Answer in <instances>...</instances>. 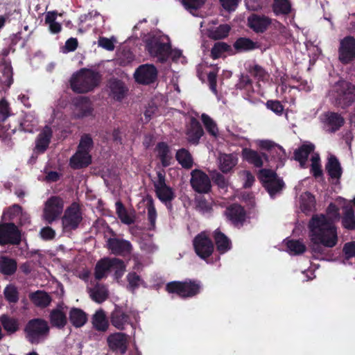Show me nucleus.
<instances>
[{
	"label": "nucleus",
	"mask_w": 355,
	"mask_h": 355,
	"mask_svg": "<svg viewBox=\"0 0 355 355\" xmlns=\"http://www.w3.org/2000/svg\"><path fill=\"white\" fill-rule=\"evenodd\" d=\"M146 49L151 57L164 62L169 55L170 40L164 35H150L146 41Z\"/></svg>",
	"instance_id": "3"
},
{
	"label": "nucleus",
	"mask_w": 355,
	"mask_h": 355,
	"mask_svg": "<svg viewBox=\"0 0 355 355\" xmlns=\"http://www.w3.org/2000/svg\"><path fill=\"white\" fill-rule=\"evenodd\" d=\"M241 0H219L222 7L229 11H234Z\"/></svg>",
	"instance_id": "63"
},
{
	"label": "nucleus",
	"mask_w": 355,
	"mask_h": 355,
	"mask_svg": "<svg viewBox=\"0 0 355 355\" xmlns=\"http://www.w3.org/2000/svg\"><path fill=\"white\" fill-rule=\"evenodd\" d=\"M266 107L277 114H282L284 110L282 105L277 101H267Z\"/></svg>",
	"instance_id": "61"
},
{
	"label": "nucleus",
	"mask_w": 355,
	"mask_h": 355,
	"mask_svg": "<svg viewBox=\"0 0 355 355\" xmlns=\"http://www.w3.org/2000/svg\"><path fill=\"white\" fill-rule=\"evenodd\" d=\"M250 73L258 80H263L268 76L264 69L257 64H254L249 69Z\"/></svg>",
	"instance_id": "60"
},
{
	"label": "nucleus",
	"mask_w": 355,
	"mask_h": 355,
	"mask_svg": "<svg viewBox=\"0 0 355 355\" xmlns=\"http://www.w3.org/2000/svg\"><path fill=\"white\" fill-rule=\"evenodd\" d=\"M110 267H111L110 272H114V277L116 279L121 278L125 270V266L123 261L119 259L113 258L110 259Z\"/></svg>",
	"instance_id": "51"
},
{
	"label": "nucleus",
	"mask_w": 355,
	"mask_h": 355,
	"mask_svg": "<svg viewBox=\"0 0 355 355\" xmlns=\"http://www.w3.org/2000/svg\"><path fill=\"white\" fill-rule=\"evenodd\" d=\"M110 95L117 100L121 99L125 92V89L122 82L112 80L110 83Z\"/></svg>",
	"instance_id": "46"
},
{
	"label": "nucleus",
	"mask_w": 355,
	"mask_h": 355,
	"mask_svg": "<svg viewBox=\"0 0 355 355\" xmlns=\"http://www.w3.org/2000/svg\"><path fill=\"white\" fill-rule=\"evenodd\" d=\"M6 300L10 303H16L19 300L18 291L13 284H8L3 291Z\"/></svg>",
	"instance_id": "55"
},
{
	"label": "nucleus",
	"mask_w": 355,
	"mask_h": 355,
	"mask_svg": "<svg viewBox=\"0 0 355 355\" xmlns=\"http://www.w3.org/2000/svg\"><path fill=\"white\" fill-rule=\"evenodd\" d=\"M176 159L184 168H190L193 166L192 157L186 149L179 150L176 153Z\"/></svg>",
	"instance_id": "49"
},
{
	"label": "nucleus",
	"mask_w": 355,
	"mask_h": 355,
	"mask_svg": "<svg viewBox=\"0 0 355 355\" xmlns=\"http://www.w3.org/2000/svg\"><path fill=\"white\" fill-rule=\"evenodd\" d=\"M320 120L324 125V128L331 132L338 130L344 124L343 117L335 112L324 114L320 116Z\"/></svg>",
	"instance_id": "22"
},
{
	"label": "nucleus",
	"mask_w": 355,
	"mask_h": 355,
	"mask_svg": "<svg viewBox=\"0 0 355 355\" xmlns=\"http://www.w3.org/2000/svg\"><path fill=\"white\" fill-rule=\"evenodd\" d=\"M154 186L156 194L162 202L167 204L174 198L173 189L166 185L164 176L160 173H158V179L155 182Z\"/></svg>",
	"instance_id": "21"
},
{
	"label": "nucleus",
	"mask_w": 355,
	"mask_h": 355,
	"mask_svg": "<svg viewBox=\"0 0 355 355\" xmlns=\"http://www.w3.org/2000/svg\"><path fill=\"white\" fill-rule=\"evenodd\" d=\"M110 259H103L98 261L95 268V277L98 279L105 277L110 272Z\"/></svg>",
	"instance_id": "48"
},
{
	"label": "nucleus",
	"mask_w": 355,
	"mask_h": 355,
	"mask_svg": "<svg viewBox=\"0 0 355 355\" xmlns=\"http://www.w3.org/2000/svg\"><path fill=\"white\" fill-rule=\"evenodd\" d=\"M157 76V69L153 64H150L140 65L134 73L135 80L144 85L153 83L156 80Z\"/></svg>",
	"instance_id": "15"
},
{
	"label": "nucleus",
	"mask_w": 355,
	"mask_h": 355,
	"mask_svg": "<svg viewBox=\"0 0 355 355\" xmlns=\"http://www.w3.org/2000/svg\"><path fill=\"white\" fill-rule=\"evenodd\" d=\"M315 205V198L309 192H306L300 196V207L302 211H310Z\"/></svg>",
	"instance_id": "47"
},
{
	"label": "nucleus",
	"mask_w": 355,
	"mask_h": 355,
	"mask_svg": "<svg viewBox=\"0 0 355 355\" xmlns=\"http://www.w3.org/2000/svg\"><path fill=\"white\" fill-rule=\"evenodd\" d=\"M286 244L287 246V251L291 254H300L303 253L306 250L305 245L300 241L290 240L287 241Z\"/></svg>",
	"instance_id": "53"
},
{
	"label": "nucleus",
	"mask_w": 355,
	"mask_h": 355,
	"mask_svg": "<svg viewBox=\"0 0 355 355\" xmlns=\"http://www.w3.org/2000/svg\"><path fill=\"white\" fill-rule=\"evenodd\" d=\"M99 80L100 76L97 72L89 69H81L72 76L70 85L75 92L85 93L96 87Z\"/></svg>",
	"instance_id": "2"
},
{
	"label": "nucleus",
	"mask_w": 355,
	"mask_h": 355,
	"mask_svg": "<svg viewBox=\"0 0 355 355\" xmlns=\"http://www.w3.org/2000/svg\"><path fill=\"white\" fill-rule=\"evenodd\" d=\"M69 321L76 328L81 327L87 321V315L85 311L78 308H72L69 313Z\"/></svg>",
	"instance_id": "29"
},
{
	"label": "nucleus",
	"mask_w": 355,
	"mask_h": 355,
	"mask_svg": "<svg viewBox=\"0 0 355 355\" xmlns=\"http://www.w3.org/2000/svg\"><path fill=\"white\" fill-rule=\"evenodd\" d=\"M92 112V107L89 99L80 97L74 101L73 105V115L75 118H82L89 116Z\"/></svg>",
	"instance_id": "23"
},
{
	"label": "nucleus",
	"mask_w": 355,
	"mask_h": 355,
	"mask_svg": "<svg viewBox=\"0 0 355 355\" xmlns=\"http://www.w3.org/2000/svg\"><path fill=\"white\" fill-rule=\"evenodd\" d=\"M327 171L329 175L332 178H340L342 174V168L338 160L336 157L331 155L328 159V162L326 166Z\"/></svg>",
	"instance_id": "37"
},
{
	"label": "nucleus",
	"mask_w": 355,
	"mask_h": 355,
	"mask_svg": "<svg viewBox=\"0 0 355 355\" xmlns=\"http://www.w3.org/2000/svg\"><path fill=\"white\" fill-rule=\"evenodd\" d=\"M248 25L255 32H263L270 24V19L265 16L252 15L248 17Z\"/></svg>",
	"instance_id": "24"
},
{
	"label": "nucleus",
	"mask_w": 355,
	"mask_h": 355,
	"mask_svg": "<svg viewBox=\"0 0 355 355\" xmlns=\"http://www.w3.org/2000/svg\"><path fill=\"white\" fill-rule=\"evenodd\" d=\"M242 156L243 159L256 167H261L263 164V159H267L266 155L249 148H244L242 150Z\"/></svg>",
	"instance_id": "26"
},
{
	"label": "nucleus",
	"mask_w": 355,
	"mask_h": 355,
	"mask_svg": "<svg viewBox=\"0 0 355 355\" xmlns=\"http://www.w3.org/2000/svg\"><path fill=\"white\" fill-rule=\"evenodd\" d=\"M0 322L8 334H12L19 329V323L15 318L8 316L7 315H2L0 317Z\"/></svg>",
	"instance_id": "44"
},
{
	"label": "nucleus",
	"mask_w": 355,
	"mask_h": 355,
	"mask_svg": "<svg viewBox=\"0 0 355 355\" xmlns=\"http://www.w3.org/2000/svg\"><path fill=\"white\" fill-rule=\"evenodd\" d=\"M237 88L240 89H248L251 87V80L247 75H242L236 84Z\"/></svg>",
	"instance_id": "64"
},
{
	"label": "nucleus",
	"mask_w": 355,
	"mask_h": 355,
	"mask_svg": "<svg viewBox=\"0 0 355 355\" xmlns=\"http://www.w3.org/2000/svg\"><path fill=\"white\" fill-rule=\"evenodd\" d=\"M116 38L114 36L110 38L100 37L98 40V46L109 51H112L116 44Z\"/></svg>",
	"instance_id": "56"
},
{
	"label": "nucleus",
	"mask_w": 355,
	"mask_h": 355,
	"mask_svg": "<svg viewBox=\"0 0 355 355\" xmlns=\"http://www.w3.org/2000/svg\"><path fill=\"white\" fill-rule=\"evenodd\" d=\"M0 83L9 87L12 83V67L9 63L0 64Z\"/></svg>",
	"instance_id": "39"
},
{
	"label": "nucleus",
	"mask_w": 355,
	"mask_h": 355,
	"mask_svg": "<svg viewBox=\"0 0 355 355\" xmlns=\"http://www.w3.org/2000/svg\"><path fill=\"white\" fill-rule=\"evenodd\" d=\"M259 178L271 197L279 192L284 187L283 181L271 170L262 169Z\"/></svg>",
	"instance_id": "9"
},
{
	"label": "nucleus",
	"mask_w": 355,
	"mask_h": 355,
	"mask_svg": "<svg viewBox=\"0 0 355 355\" xmlns=\"http://www.w3.org/2000/svg\"><path fill=\"white\" fill-rule=\"evenodd\" d=\"M225 214L226 217L235 225L243 222L245 219V211L243 209L238 205H233L227 207L225 211Z\"/></svg>",
	"instance_id": "27"
},
{
	"label": "nucleus",
	"mask_w": 355,
	"mask_h": 355,
	"mask_svg": "<svg viewBox=\"0 0 355 355\" xmlns=\"http://www.w3.org/2000/svg\"><path fill=\"white\" fill-rule=\"evenodd\" d=\"M30 298L35 305L40 307H46L51 302V297L46 293L40 291L32 293Z\"/></svg>",
	"instance_id": "40"
},
{
	"label": "nucleus",
	"mask_w": 355,
	"mask_h": 355,
	"mask_svg": "<svg viewBox=\"0 0 355 355\" xmlns=\"http://www.w3.org/2000/svg\"><path fill=\"white\" fill-rule=\"evenodd\" d=\"M136 313L132 311H125L121 307L116 306L112 312L110 320L112 324L119 330L125 329V325L132 324V318H135Z\"/></svg>",
	"instance_id": "12"
},
{
	"label": "nucleus",
	"mask_w": 355,
	"mask_h": 355,
	"mask_svg": "<svg viewBox=\"0 0 355 355\" xmlns=\"http://www.w3.org/2000/svg\"><path fill=\"white\" fill-rule=\"evenodd\" d=\"M92 145V140L88 135L82 137L76 154L70 159V165L73 168H80L91 163L89 153Z\"/></svg>",
	"instance_id": "7"
},
{
	"label": "nucleus",
	"mask_w": 355,
	"mask_h": 355,
	"mask_svg": "<svg viewBox=\"0 0 355 355\" xmlns=\"http://www.w3.org/2000/svg\"><path fill=\"white\" fill-rule=\"evenodd\" d=\"M17 269L16 261L7 257H0V272L4 275H12Z\"/></svg>",
	"instance_id": "42"
},
{
	"label": "nucleus",
	"mask_w": 355,
	"mask_h": 355,
	"mask_svg": "<svg viewBox=\"0 0 355 355\" xmlns=\"http://www.w3.org/2000/svg\"><path fill=\"white\" fill-rule=\"evenodd\" d=\"M187 138L190 142L196 144L203 135V130L200 123L192 118L190 121L189 128L187 130Z\"/></svg>",
	"instance_id": "32"
},
{
	"label": "nucleus",
	"mask_w": 355,
	"mask_h": 355,
	"mask_svg": "<svg viewBox=\"0 0 355 355\" xmlns=\"http://www.w3.org/2000/svg\"><path fill=\"white\" fill-rule=\"evenodd\" d=\"M106 245L112 253L117 255L125 256L130 254L132 250V245L130 241L116 237L108 239Z\"/></svg>",
	"instance_id": "20"
},
{
	"label": "nucleus",
	"mask_w": 355,
	"mask_h": 355,
	"mask_svg": "<svg viewBox=\"0 0 355 355\" xmlns=\"http://www.w3.org/2000/svg\"><path fill=\"white\" fill-rule=\"evenodd\" d=\"M234 47L238 51H252L260 47L257 42L246 37L239 38L234 44Z\"/></svg>",
	"instance_id": "36"
},
{
	"label": "nucleus",
	"mask_w": 355,
	"mask_h": 355,
	"mask_svg": "<svg viewBox=\"0 0 355 355\" xmlns=\"http://www.w3.org/2000/svg\"><path fill=\"white\" fill-rule=\"evenodd\" d=\"M147 211H148V219L150 222V224L152 227H154L155 225L156 218H157V212L155 210V208L153 203L150 202L148 207H147Z\"/></svg>",
	"instance_id": "62"
},
{
	"label": "nucleus",
	"mask_w": 355,
	"mask_h": 355,
	"mask_svg": "<svg viewBox=\"0 0 355 355\" xmlns=\"http://www.w3.org/2000/svg\"><path fill=\"white\" fill-rule=\"evenodd\" d=\"M338 53L343 63H348L355 58V39L348 36L341 40Z\"/></svg>",
	"instance_id": "18"
},
{
	"label": "nucleus",
	"mask_w": 355,
	"mask_h": 355,
	"mask_svg": "<svg viewBox=\"0 0 355 355\" xmlns=\"http://www.w3.org/2000/svg\"><path fill=\"white\" fill-rule=\"evenodd\" d=\"M82 220V213L76 203L72 204L67 208L62 217V226L65 231L76 229Z\"/></svg>",
	"instance_id": "11"
},
{
	"label": "nucleus",
	"mask_w": 355,
	"mask_h": 355,
	"mask_svg": "<svg viewBox=\"0 0 355 355\" xmlns=\"http://www.w3.org/2000/svg\"><path fill=\"white\" fill-rule=\"evenodd\" d=\"M329 95L337 106L344 108L354 102L355 87L348 82L340 80L334 86Z\"/></svg>",
	"instance_id": "4"
},
{
	"label": "nucleus",
	"mask_w": 355,
	"mask_h": 355,
	"mask_svg": "<svg viewBox=\"0 0 355 355\" xmlns=\"http://www.w3.org/2000/svg\"><path fill=\"white\" fill-rule=\"evenodd\" d=\"M291 6L288 0H275L272 10L276 15H286L291 11Z\"/></svg>",
	"instance_id": "50"
},
{
	"label": "nucleus",
	"mask_w": 355,
	"mask_h": 355,
	"mask_svg": "<svg viewBox=\"0 0 355 355\" xmlns=\"http://www.w3.org/2000/svg\"><path fill=\"white\" fill-rule=\"evenodd\" d=\"M92 322L93 327L98 331L105 332L109 327V322L106 315L103 310L97 311L92 316Z\"/></svg>",
	"instance_id": "31"
},
{
	"label": "nucleus",
	"mask_w": 355,
	"mask_h": 355,
	"mask_svg": "<svg viewBox=\"0 0 355 355\" xmlns=\"http://www.w3.org/2000/svg\"><path fill=\"white\" fill-rule=\"evenodd\" d=\"M272 0H245V6L248 10H259L268 7Z\"/></svg>",
	"instance_id": "54"
},
{
	"label": "nucleus",
	"mask_w": 355,
	"mask_h": 355,
	"mask_svg": "<svg viewBox=\"0 0 355 355\" xmlns=\"http://www.w3.org/2000/svg\"><path fill=\"white\" fill-rule=\"evenodd\" d=\"M156 150L163 166H168L172 159V154L168 146L164 143H159L157 146Z\"/></svg>",
	"instance_id": "43"
},
{
	"label": "nucleus",
	"mask_w": 355,
	"mask_h": 355,
	"mask_svg": "<svg viewBox=\"0 0 355 355\" xmlns=\"http://www.w3.org/2000/svg\"><path fill=\"white\" fill-rule=\"evenodd\" d=\"M127 279L128 282V288L132 291L144 284L143 280L135 272L129 273Z\"/></svg>",
	"instance_id": "57"
},
{
	"label": "nucleus",
	"mask_w": 355,
	"mask_h": 355,
	"mask_svg": "<svg viewBox=\"0 0 355 355\" xmlns=\"http://www.w3.org/2000/svg\"><path fill=\"white\" fill-rule=\"evenodd\" d=\"M230 27L227 24H222L217 27L210 26L206 32L207 35L214 40L223 39L228 35Z\"/></svg>",
	"instance_id": "34"
},
{
	"label": "nucleus",
	"mask_w": 355,
	"mask_h": 355,
	"mask_svg": "<svg viewBox=\"0 0 355 355\" xmlns=\"http://www.w3.org/2000/svg\"><path fill=\"white\" fill-rule=\"evenodd\" d=\"M191 184L193 190L200 193H207L211 189L209 177L200 170H193L191 172Z\"/></svg>",
	"instance_id": "16"
},
{
	"label": "nucleus",
	"mask_w": 355,
	"mask_h": 355,
	"mask_svg": "<svg viewBox=\"0 0 355 355\" xmlns=\"http://www.w3.org/2000/svg\"><path fill=\"white\" fill-rule=\"evenodd\" d=\"M230 46L224 42H217L215 44L211 49V55L214 59H216L221 56V55L228 51Z\"/></svg>",
	"instance_id": "59"
},
{
	"label": "nucleus",
	"mask_w": 355,
	"mask_h": 355,
	"mask_svg": "<svg viewBox=\"0 0 355 355\" xmlns=\"http://www.w3.org/2000/svg\"><path fill=\"white\" fill-rule=\"evenodd\" d=\"M58 15L61 16L56 11H50L46 13L45 23L49 26V29L53 34L58 33L62 30L61 24L57 21Z\"/></svg>",
	"instance_id": "33"
},
{
	"label": "nucleus",
	"mask_w": 355,
	"mask_h": 355,
	"mask_svg": "<svg viewBox=\"0 0 355 355\" xmlns=\"http://www.w3.org/2000/svg\"><path fill=\"white\" fill-rule=\"evenodd\" d=\"M193 246L196 254L202 259H206L214 251V245L205 232L195 237Z\"/></svg>",
	"instance_id": "14"
},
{
	"label": "nucleus",
	"mask_w": 355,
	"mask_h": 355,
	"mask_svg": "<svg viewBox=\"0 0 355 355\" xmlns=\"http://www.w3.org/2000/svg\"><path fill=\"white\" fill-rule=\"evenodd\" d=\"M116 214L122 223L130 225L135 222V214L133 212H128L123 204L118 201L115 204Z\"/></svg>",
	"instance_id": "38"
},
{
	"label": "nucleus",
	"mask_w": 355,
	"mask_h": 355,
	"mask_svg": "<svg viewBox=\"0 0 355 355\" xmlns=\"http://www.w3.org/2000/svg\"><path fill=\"white\" fill-rule=\"evenodd\" d=\"M107 342L112 351L123 354L128 349V336L121 332L113 333L108 336Z\"/></svg>",
	"instance_id": "17"
},
{
	"label": "nucleus",
	"mask_w": 355,
	"mask_h": 355,
	"mask_svg": "<svg viewBox=\"0 0 355 355\" xmlns=\"http://www.w3.org/2000/svg\"><path fill=\"white\" fill-rule=\"evenodd\" d=\"M255 143L259 148L268 150L275 159L279 161L280 165H282L283 161L286 158V155L281 146L267 139H258L255 141Z\"/></svg>",
	"instance_id": "19"
},
{
	"label": "nucleus",
	"mask_w": 355,
	"mask_h": 355,
	"mask_svg": "<svg viewBox=\"0 0 355 355\" xmlns=\"http://www.w3.org/2000/svg\"><path fill=\"white\" fill-rule=\"evenodd\" d=\"M218 160L219 168L223 173L230 172L238 163V157L234 154H220Z\"/></svg>",
	"instance_id": "25"
},
{
	"label": "nucleus",
	"mask_w": 355,
	"mask_h": 355,
	"mask_svg": "<svg viewBox=\"0 0 355 355\" xmlns=\"http://www.w3.org/2000/svg\"><path fill=\"white\" fill-rule=\"evenodd\" d=\"M214 237L217 249L220 253H225L230 250L232 246L231 241L219 230H215Z\"/></svg>",
	"instance_id": "35"
},
{
	"label": "nucleus",
	"mask_w": 355,
	"mask_h": 355,
	"mask_svg": "<svg viewBox=\"0 0 355 355\" xmlns=\"http://www.w3.org/2000/svg\"><path fill=\"white\" fill-rule=\"evenodd\" d=\"M201 120L207 132L211 136L217 137L219 135V130L215 121L206 114L201 115Z\"/></svg>",
	"instance_id": "45"
},
{
	"label": "nucleus",
	"mask_w": 355,
	"mask_h": 355,
	"mask_svg": "<svg viewBox=\"0 0 355 355\" xmlns=\"http://www.w3.org/2000/svg\"><path fill=\"white\" fill-rule=\"evenodd\" d=\"M20 241V232L13 223L0 225V245H16L19 243Z\"/></svg>",
	"instance_id": "13"
},
{
	"label": "nucleus",
	"mask_w": 355,
	"mask_h": 355,
	"mask_svg": "<svg viewBox=\"0 0 355 355\" xmlns=\"http://www.w3.org/2000/svg\"><path fill=\"white\" fill-rule=\"evenodd\" d=\"M50 322L52 326L58 329H62L67 323L66 313L62 308L58 307L51 311L50 313Z\"/></svg>",
	"instance_id": "30"
},
{
	"label": "nucleus",
	"mask_w": 355,
	"mask_h": 355,
	"mask_svg": "<svg viewBox=\"0 0 355 355\" xmlns=\"http://www.w3.org/2000/svg\"><path fill=\"white\" fill-rule=\"evenodd\" d=\"M89 295L94 301L101 303L107 299L108 291L105 286L97 284L94 288L90 289Z\"/></svg>",
	"instance_id": "41"
},
{
	"label": "nucleus",
	"mask_w": 355,
	"mask_h": 355,
	"mask_svg": "<svg viewBox=\"0 0 355 355\" xmlns=\"http://www.w3.org/2000/svg\"><path fill=\"white\" fill-rule=\"evenodd\" d=\"M184 8L193 15H198L196 12L204 5L205 0H181Z\"/></svg>",
	"instance_id": "52"
},
{
	"label": "nucleus",
	"mask_w": 355,
	"mask_h": 355,
	"mask_svg": "<svg viewBox=\"0 0 355 355\" xmlns=\"http://www.w3.org/2000/svg\"><path fill=\"white\" fill-rule=\"evenodd\" d=\"M49 331L48 323L42 319H33L25 328L26 338L32 344H38L47 336Z\"/></svg>",
	"instance_id": "6"
},
{
	"label": "nucleus",
	"mask_w": 355,
	"mask_h": 355,
	"mask_svg": "<svg viewBox=\"0 0 355 355\" xmlns=\"http://www.w3.org/2000/svg\"><path fill=\"white\" fill-rule=\"evenodd\" d=\"M52 136V131L50 128L46 126L43 130L40 133L36 139L35 150L38 153H44L49 146L51 138Z\"/></svg>",
	"instance_id": "28"
},
{
	"label": "nucleus",
	"mask_w": 355,
	"mask_h": 355,
	"mask_svg": "<svg viewBox=\"0 0 355 355\" xmlns=\"http://www.w3.org/2000/svg\"><path fill=\"white\" fill-rule=\"evenodd\" d=\"M343 225L347 229L355 228V216L352 209H349L345 211L343 218Z\"/></svg>",
	"instance_id": "58"
},
{
	"label": "nucleus",
	"mask_w": 355,
	"mask_h": 355,
	"mask_svg": "<svg viewBox=\"0 0 355 355\" xmlns=\"http://www.w3.org/2000/svg\"><path fill=\"white\" fill-rule=\"evenodd\" d=\"M339 212L336 206L330 204L327 214L315 215L309 224V237L312 248L320 252V245L333 248L338 242V234L333 223L339 219Z\"/></svg>",
	"instance_id": "1"
},
{
	"label": "nucleus",
	"mask_w": 355,
	"mask_h": 355,
	"mask_svg": "<svg viewBox=\"0 0 355 355\" xmlns=\"http://www.w3.org/2000/svg\"><path fill=\"white\" fill-rule=\"evenodd\" d=\"M314 145L306 142L300 148L295 150V157L297 160L302 167H306V162L309 154L311 155V172L315 177L321 176L322 171L321 169L320 159L319 155L313 152Z\"/></svg>",
	"instance_id": "5"
},
{
	"label": "nucleus",
	"mask_w": 355,
	"mask_h": 355,
	"mask_svg": "<svg viewBox=\"0 0 355 355\" xmlns=\"http://www.w3.org/2000/svg\"><path fill=\"white\" fill-rule=\"evenodd\" d=\"M64 208L63 200L57 196L49 198L45 204L43 211V218L49 223H51L62 214Z\"/></svg>",
	"instance_id": "10"
},
{
	"label": "nucleus",
	"mask_w": 355,
	"mask_h": 355,
	"mask_svg": "<svg viewBox=\"0 0 355 355\" xmlns=\"http://www.w3.org/2000/svg\"><path fill=\"white\" fill-rule=\"evenodd\" d=\"M201 285L194 281L173 282L166 285L168 293H175L182 297H191L200 293Z\"/></svg>",
	"instance_id": "8"
}]
</instances>
